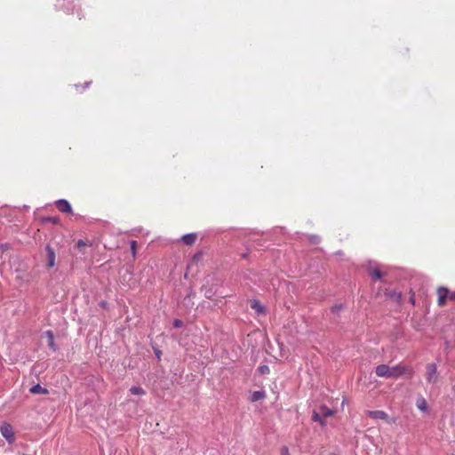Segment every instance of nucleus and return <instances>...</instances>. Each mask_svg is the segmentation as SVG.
<instances>
[{
  "label": "nucleus",
  "mask_w": 455,
  "mask_h": 455,
  "mask_svg": "<svg viewBox=\"0 0 455 455\" xmlns=\"http://www.w3.org/2000/svg\"><path fill=\"white\" fill-rule=\"evenodd\" d=\"M375 373L380 378L398 379L406 374L411 375L412 369L403 363H399L395 366L379 364L376 367Z\"/></svg>",
  "instance_id": "f257e3e1"
},
{
  "label": "nucleus",
  "mask_w": 455,
  "mask_h": 455,
  "mask_svg": "<svg viewBox=\"0 0 455 455\" xmlns=\"http://www.w3.org/2000/svg\"><path fill=\"white\" fill-rule=\"evenodd\" d=\"M436 292L438 296L437 304L439 307H443L447 300L455 301V291H451L446 287H438Z\"/></svg>",
  "instance_id": "f03ea898"
},
{
  "label": "nucleus",
  "mask_w": 455,
  "mask_h": 455,
  "mask_svg": "<svg viewBox=\"0 0 455 455\" xmlns=\"http://www.w3.org/2000/svg\"><path fill=\"white\" fill-rule=\"evenodd\" d=\"M0 432L2 435L8 441V443H12L14 442V432L12 427L8 423H3L0 426Z\"/></svg>",
  "instance_id": "7ed1b4c3"
},
{
  "label": "nucleus",
  "mask_w": 455,
  "mask_h": 455,
  "mask_svg": "<svg viewBox=\"0 0 455 455\" xmlns=\"http://www.w3.org/2000/svg\"><path fill=\"white\" fill-rule=\"evenodd\" d=\"M426 379L429 383H435L437 381V367L435 363L427 364Z\"/></svg>",
  "instance_id": "20e7f679"
},
{
  "label": "nucleus",
  "mask_w": 455,
  "mask_h": 455,
  "mask_svg": "<svg viewBox=\"0 0 455 455\" xmlns=\"http://www.w3.org/2000/svg\"><path fill=\"white\" fill-rule=\"evenodd\" d=\"M45 251H46V257H47V261H48L47 267L49 268L53 267L55 266V259H56L55 251H54L53 248H52L50 245H46Z\"/></svg>",
  "instance_id": "39448f33"
},
{
  "label": "nucleus",
  "mask_w": 455,
  "mask_h": 455,
  "mask_svg": "<svg viewBox=\"0 0 455 455\" xmlns=\"http://www.w3.org/2000/svg\"><path fill=\"white\" fill-rule=\"evenodd\" d=\"M365 413L373 419L387 420L388 419V414L384 411H367Z\"/></svg>",
  "instance_id": "423d86ee"
},
{
  "label": "nucleus",
  "mask_w": 455,
  "mask_h": 455,
  "mask_svg": "<svg viewBox=\"0 0 455 455\" xmlns=\"http://www.w3.org/2000/svg\"><path fill=\"white\" fill-rule=\"evenodd\" d=\"M56 207L61 212H70L72 210L70 204L64 199L58 200L56 202Z\"/></svg>",
  "instance_id": "0eeeda50"
},
{
  "label": "nucleus",
  "mask_w": 455,
  "mask_h": 455,
  "mask_svg": "<svg viewBox=\"0 0 455 455\" xmlns=\"http://www.w3.org/2000/svg\"><path fill=\"white\" fill-rule=\"evenodd\" d=\"M196 239H197V234H196V233L187 234L181 237V241L186 245H188V246L193 245L196 243Z\"/></svg>",
  "instance_id": "6e6552de"
},
{
  "label": "nucleus",
  "mask_w": 455,
  "mask_h": 455,
  "mask_svg": "<svg viewBox=\"0 0 455 455\" xmlns=\"http://www.w3.org/2000/svg\"><path fill=\"white\" fill-rule=\"evenodd\" d=\"M45 337L47 338L48 346L51 349L55 351L57 349L56 345L54 343V334L52 331H46L44 333Z\"/></svg>",
  "instance_id": "1a4fd4ad"
},
{
  "label": "nucleus",
  "mask_w": 455,
  "mask_h": 455,
  "mask_svg": "<svg viewBox=\"0 0 455 455\" xmlns=\"http://www.w3.org/2000/svg\"><path fill=\"white\" fill-rule=\"evenodd\" d=\"M251 307L254 309L258 314L265 313V307L258 300H252L251 303Z\"/></svg>",
  "instance_id": "9d476101"
},
{
  "label": "nucleus",
  "mask_w": 455,
  "mask_h": 455,
  "mask_svg": "<svg viewBox=\"0 0 455 455\" xmlns=\"http://www.w3.org/2000/svg\"><path fill=\"white\" fill-rule=\"evenodd\" d=\"M29 391L31 394L47 395L49 393L46 388L42 387L39 384L33 386Z\"/></svg>",
  "instance_id": "9b49d317"
},
{
  "label": "nucleus",
  "mask_w": 455,
  "mask_h": 455,
  "mask_svg": "<svg viewBox=\"0 0 455 455\" xmlns=\"http://www.w3.org/2000/svg\"><path fill=\"white\" fill-rule=\"evenodd\" d=\"M266 397V393L264 391H254L251 394V401L257 402L262 400Z\"/></svg>",
  "instance_id": "f8f14e48"
},
{
  "label": "nucleus",
  "mask_w": 455,
  "mask_h": 455,
  "mask_svg": "<svg viewBox=\"0 0 455 455\" xmlns=\"http://www.w3.org/2000/svg\"><path fill=\"white\" fill-rule=\"evenodd\" d=\"M416 405H417V408L419 410H420L421 411H426L427 410V403L426 399H424V398L418 399Z\"/></svg>",
  "instance_id": "ddd939ff"
},
{
  "label": "nucleus",
  "mask_w": 455,
  "mask_h": 455,
  "mask_svg": "<svg viewBox=\"0 0 455 455\" xmlns=\"http://www.w3.org/2000/svg\"><path fill=\"white\" fill-rule=\"evenodd\" d=\"M130 392L134 395H146V391L140 387H137V386H133L130 388Z\"/></svg>",
  "instance_id": "4468645a"
},
{
  "label": "nucleus",
  "mask_w": 455,
  "mask_h": 455,
  "mask_svg": "<svg viewBox=\"0 0 455 455\" xmlns=\"http://www.w3.org/2000/svg\"><path fill=\"white\" fill-rule=\"evenodd\" d=\"M320 412L323 418L331 417L334 413L332 410L329 409L327 406L324 405L320 407Z\"/></svg>",
  "instance_id": "2eb2a0df"
},
{
  "label": "nucleus",
  "mask_w": 455,
  "mask_h": 455,
  "mask_svg": "<svg viewBox=\"0 0 455 455\" xmlns=\"http://www.w3.org/2000/svg\"><path fill=\"white\" fill-rule=\"evenodd\" d=\"M370 275L373 280H379L382 277V273L379 269H372L370 271Z\"/></svg>",
  "instance_id": "dca6fc26"
},
{
  "label": "nucleus",
  "mask_w": 455,
  "mask_h": 455,
  "mask_svg": "<svg viewBox=\"0 0 455 455\" xmlns=\"http://www.w3.org/2000/svg\"><path fill=\"white\" fill-rule=\"evenodd\" d=\"M130 244H131V251H132V257L135 258L136 253H137V242L133 240L131 242Z\"/></svg>",
  "instance_id": "f3484780"
},
{
  "label": "nucleus",
  "mask_w": 455,
  "mask_h": 455,
  "mask_svg": "<svg viewBox=\"0 0 455 455\" xmlns=\"http://www.w3.org/2000/svg\"><path fill=\"white\" fill-rule=\"evenodd\" d=\"M313 420L316 421V422H320L322 425L324 424V422L322 419L321 415L319 413H317V412H314V414H313Z\"/></svg>",
  "instance_id": "a211bd4d"
},
{
  "label": "nucleus",
  "mask_w": 455,
  "mask_h": 455,
  "mask_svg": "<svg viewBox=\"0 0 455 455\" xmlns=\"http://www.w3.org/2000/svg\"><path fill=\"white\" fill-rule=\"evenodd\" d=\"M183 326V322L180 319H175L173 321V327L174 328H180Z\"/></svg>",
  "instance_id": "6ab92c4d"
},
{
  "label": "nucleus",
  "mask_w": 455,
  "mask_h": 455,
  "mask_svg": "<svg viewBox=\"0 0 455 455\" xmlns=\"http://www.w3.org/2000/svg\"><path fill=\"white\" fill-rule=\"evenodd\" d=\"M10 249V246L8 243H0V251H6Z\"/></svg>",
  "instance_id": "aec40b11"
},
{
  "label": "nucleus",
  "mask_w": 455,
  "mask_h": 455,
  "mask_svg": "<svg viewBox=\"0 0 455 455\" xmlns=\"http://www.w3.org/2000/svg\"><path fill=\"white\" fill-rule=\"evenodd\" d=\"M259 371H260L261 373H263V374H266V373H268V372H269V369H268V367H267V366H266V365L260 366V367L259 368Z\"/></svg>",
  "instance_id": "412c9836"
},
{
  "label": "nucleus",
  "mask_w": 455,
  "mask_h": 455,
  "mask_svg": "<svg viewBox=\"0 0 455 455\" xmlns=\"http://www.w3.org/2000/svg\"><path fill=\"white\" fill-rule=\"evenodd\" d=\"M65 2H67L68 4H72L73 0H58L60 7H63L65 4Z\"/></svg>",
  "instance_id": "4be33fe9"
},
{
  "label": "nucleus",
  "mask_w": 455,
  "mask_h": 455,
  "mask_svg": "<svg viewBox=\"0 0 455 455\" xmlns=\"http://www.w3.org/2000/svg\"><path fill=\"white\" fill-rule=\"evenodd\" d=\"M48 221L53 223V224H57L59 223V219L56 218V217H51V218H48L47 219Z\"/></svg>",
  "instance_id": "5701e85b"
},
{
  "label": "nucleus",
  "mask_w": 455,
  "mask_h": 455,
  "mask_svg": "<svg viewBox=\"0 0 455 455\" xmlns=\"http://www.w3.org/2000/svg\"><path fill=\"white\" fill-rule=\"evenodd\" d=\"M281 452L282 455H291L287 447H283Z\"/></svg>",
  "instance_id": "b1692460"
},
{
  "label": "nucleus",
  "mask_w": 455,
  "mask_h": 455,
  "mask_svg": "<svg viewBox=\"0 0 455 455\" xmlns=\"http://www.w3.org/2000/svg\"><path fill=\"white\" fill-rule=\"evenodd\" d=\"M85 245H87V244H86V243H85L84 241H83V240H78V241H77L76 246H77L78 248H80V247H82V246H85Z\"/></svg>",
  "instance_id": "393cba45"
},
{
  "label": "nucleus",
  "mask_w": 455,
  "mask_h": 455,
  "mask_svg": "<svg viewBox=\"0 0 455 455\" xmlns=\"http://www.w3.org/2000/svg\"><path fill=\"white\" fill-rule=\"evenodd\" d=\"M411 301L414 304V299L411 298Z\"/></svg>",
  "instance_id": "a878e982"
}]
</instances>
